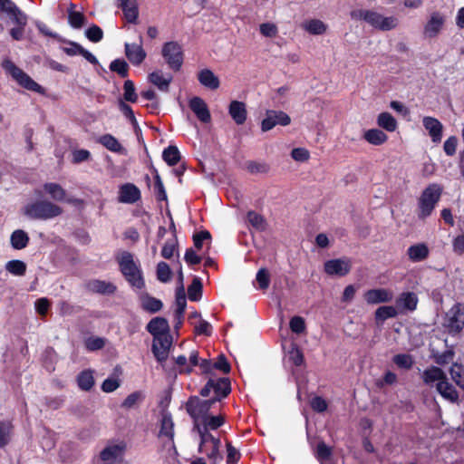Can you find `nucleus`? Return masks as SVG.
<instances>
[{"instance_id": "f257e3e1", "label": "nucleus", "mask_w": 464, "mask_h": 464, "mask_svg": "<svg viewBox=\"0 0 464 464\" xmlns=\"http://www.w3.org/2000/svg\"><path fill=\"white\" fill-rule=\"evenodd\" d=\"M120 270L127 282L137 289L144 287L145 283L140 265L134 260L130 252L121 251L116 256Z\"/></svg>"}, {"instance_id": "f03ea898", "label": "nucleus", "mask_w": 464, "mask_h": 464, "mask_svg": "<svg viewBox=\"0 0 464 464\" xmlns=\"http://www.w3.org/2000/svg\"><path fill=\"white\" fill-rule=\"evenodd\" d=\"M350 16L355 21H364L380 31H390L398 25V19L395 16H383L374 10L355 9L350 13Z\"/></svg>"}, {"instance_id": "7ed1b4c3", "label": "nucleus", "mask_w": 464, "mask_h": 464, "mask_svg": "<svg viewBox=\"0 0 464 464\" xmlns=\"http://www.w3.org/2000/svg\"><path fill=\"white\" fill-rule=\"evenodd\" d=\"M443 188L437 183L430 184L421 193L418 199V217L425 219L431 215L437 203L440 201Z\"/></svg>"}, {"instance_id": "20e7f679", "label": "nucleus", "mask_w": 464, "mask_h": 464, "mask_svg": "<svg viewBox=\"0 0 464 464\" xmlns=\"http://www.w3.org/2000/svg\"><path fill=\"white\" fill-rule=\"evenodd\" d=\"M194 430L198 431L200 438L198 452L205 454L212 464H217L222 459L219 453L220 440L215 438L206 428L194 425Z\"/></svg>"}, {"instance_id": "39448f33", "label": "nucleus", "mask_w": 464, "mask_h": 464, "mask_svg": "<svg viewBox=\"0 0 464 464\" xmlns=\"http://www.w3.org/2000/svg\"><path fill=\"white\" fill-rule=\"evenodd\" d=\"M62 212L59 206L46 200L33 202L24 208V214L33 219H50Z\"/></svg>"}, {"instance_id": "423d86ee", "label": "nucleus", "mask_w": 464, "mask_h": 464, "mask_svg": "<svg viewBox=\"0 0 464 464\" xmlns=\"http://www.w3.org/2000/svg\"><path fill=\"white\" fill-rule=\"evenodd\" d=\"M4 70L10 74L19 85L38 93H44V88L35 82L27 73L18 68L12 61L5 59L2 63Z\"/></svg>"}, {"instance_id": "0eeeda50", "label": "nucleus", "mask_w": 464, "mask_h": 464, "mask_svg": "<svg viewBox=\"0 0 464 464\" xmlns=\"http://www.w3.org/2000/svg\"><path fill=\"white\" fill-rule=\"evenodd\" d=\"M443 326L450 334H457L464 328V304H455L445 314Z\"/></svg>"}, {"instance_id": "6e6552de", "label": "nucleus", "mask_w": 464, "mask_h": 464, "mask_svg": "<svg viewBox=\"0 0 464 464\" xmlns=\"http://www.w3.org/2000/svg\"><path fill=\"white\" fill-rule=\"evenodd\" d=\"M214 403L215 400H200L197 396H192L188 400L186 410L188 415L193 419L194 425L199 423L208 415V411Z\"/></svg>"}, {"instance_id": "1a4fd4ad", "label": "nucleus", "mask_w": 464, "mask_h": 464, "mask_svg": "<svg viewBox=\"0 0 464 464\" xmlns=\"http://www.w3.org/2000/svg\"><path fill=\"white\" fill-rule=\"evenodd\" d=\"M161 53L171 70L175 72L180 70L183 63V52L178 43L168 42L164 44Z\"/></svg>"}, {"instance_id": "9d476101", "label": "nucleus", "mask_w": 464, "mask_h": 464, "mask_svg": "<svg viewBox=\"0 0 464 464\" xmlns=\"http://www.w3.org/2000/svg\"><path fill=\"white\" fill-rule=\"evenodd\" d=\"M291 122V118L282 111L267 110L266 116L261 122V130L266 132L276 125L287 126Z\"/></svg>"}, {"instance_id": "9b49d317", "label": "nucleus", "mask_w": 464, "mask_h": 464, "mask_svg": "<svg viewBox=\"0 0 464 464\" xmlns=\"http://www.w3.org/2000/svg\"><path fill=\"white\" fill-rule=\"evenodd\" d=\"M171 345L172 336L170 334H163L153 338L151 351L159 362H163L168 359Z\"/></svg>"}, {"instance_id": "f8f14e48", "label": "nucleus", "mask_w": 464, "mask_h": 464, "mask_svg": "<svg viewBox=\"0 0 464 464\" xmlns=\"http://www.w3.org/2000/svg\"><path fill=\"white\" fill-rule=\"evenodd\" d=\"M445 23L444 16L438 11L431 13L423 28L425 38L432 39L439 35Z\"/></svg>"}, {"instance_id": "ddd939ff", "label": "nucleus", "mask_w": 464, "mask_h": 464, "mask_svg": "<svg viewBox=\"0 0 464 464\" xmlns=\"http://www.w3.org/2000/svg\"><path fill=\"white\" fill-rule=\"evenodd\" d=\"M125 448L123 443L109 445L101 451L100 458L104 464H116L121 461Z\"/></svg>"}, {"instance_id": "4468645a", "label": "nucleus", "mask_w": 464, "mask_h": 464, "mask_svg": "<svg viewBox=\"0 0 464 464\" xmlns=\"http://www.w3.org/2000/svg\"><path fill=\"white\" fill-rule=\"evenodd\" d=\"M0 9L6 13L14 24L26 25V14L13 1L0 0Z\"/></svg>"}, {"instance_id": "2eb2a0df", "label": "nucleus", "mask_w": 464, "mask_h": 464, "mask_svg": "<svg viewBox=\"0 0 464 464\" xmlns=\"http://www.w3.org/2000/svg\"><path fill=\"white\" fill-rule=\"evenodd\" d=\"M188 107L196 115L198 120L203 123H208L211 121V114L206 102L198 96L192 97L188 101Z\"/></svg>"}, {"instance_id": "dca6fc26", "label": "nucleus", "mask_w": 464, "mask_h": 464, "mask_svg": "<svg viewBox=\"0 0 464 464\" xmlns=\"http://www.w3.org/2000/svg\"><path fill=\"white\" fill-rule=\"evenodd\" d=\"M351 270V262L346 258L331 259L324 263V271L329 276H343Z\"/></svg>"}, {"instance_id": "f3484780", "label": "nucleus", "mask_w": 464, "mask_h": 464, "mask_svg": "<svg viewBox=\"0 0 464 464\" xmlns=\"http://www.w3.org/2000/svg\"><path fill=\"white\" fill-rule=\"evenodd\" d=\"M125 55L133 65H140L146 58V52L142 47V40L140 38V44H128L125 45Z\"/></svg>"}, {"instance_id": "a211bd4d", "label": "nucleus", "mask_w": 464, "mask_h": 464, "mask_svg": "<svg viewBox=\"0 0 464 464\" xmlns=\"http://www.w3.org/2000/svg\"><path fill=\"white\" fill-rule=\"evenodd\" d=\"M422 124L428 131L432 142L440 143L443 132V125L441 122L434 117L425 116L422 120Z\"/></svg>"}, {"instance_id": "6ab92c4d", "label": "nucleus", "mask_w": 464, "mask_h": 464, "mask_svg": "<svg viewBox=\"0 0 464 464\" xmlns=\"http://www.w3.org/2000/svg\"><path fill=\"white\" fill-rule=\"evenodd\" d=\"M364 299L369 304L389 303L393 299V293L386 288H375L365 292Z\"/></svg>"}, {"instance_id": "aec40b11", "label": "nucleus", "mask_w": 464, "mask_h": 464, "mask_svg": "<svg viewBox=\"0 0 464 464\" xmlns=\"http://www.w3.org/2000/svg\"><path fill=\"white\" fill-rule=\"evenodd\" d=\"M140 198V189L131 183H126L120 188L119 201L121 203L133 204Z\"/></svg>"}, {"instance_id": "412c9836", "label": "nucleus", "mask_w": 464, "mask_h": 464, "mask_svg": "<svg viewBox=\"0 0 464 464\" xmlns=\"http://www.w3.org/2000/svg\"><path fill=\"white\" fill-rule=\"evenodd\" d=\"M147 331L153 338L169 334V324L167 319L163 317H155L151 319L146 327Z\"/></svg>"}, {"instance_id": "4be33fe9", "label": "nucleus", "mask_w": 464, "mask_h": 464, "mask_svg": "<svg viewBox=\"0 0 464 464\" xmlns=\"http://www.w3.org/2000/svg\"><path fill=\"white\" fill-rule=\"evenodd\" d=\"M447 378L445 372L438 366H430L423 371L421 379L428 386H433L434 383H440Z\"/></svg>"}, {"instance_id": "5701e85b", "label": "nucleus", "mask_w": 464, "mask_h": 464, "mask_svg": "<svg viewBox=\"0 0 464 464\" xmlns=\"http://www.w3.org/2000/svg\"><path fill=\"white\" fill-rule=\"evenodd\" d=\"M436 390L438 393L446 401H449L451 403H456L459 401V392L456 388L449 382L448 378L442 382H440V383H437Z\"/></svg>"}, {"instance_id": "b1692460", "label": "nucleus", "mask_w": 464, "mask_h": 464, "mask_svg": "<svg viewBox=\"0 0 464 464\" xmlns=\"http://www.w3.org/2000/svg\"><path fill=\"white\" fill-rule=\"evenodd\" d=\"M198 81L205 88L215 91L219 88V78L209 69H202L198 72Z\"/></svg>"}, {"instance_id": "393cba45", "label": "nucleus", "mask_w": 464, "mask_h": 464, "mask_svg": "<svg viewBox=\"0 0 464 464\" xmlns=\"http://www.w3.org/2000/svg\"><path fill=\"white\" fill-rule=\"evenodd\" d=\"M228 113L237 125H242L247 116L246 106L243 102L232 101L228 106Z\"/></svg>"}, {"instance_id": "a878e982", "label": "nucleus", "mask_w": 464, "mask_h": 464, "mask_svg": "<svg viewBox=\"0 0 464 464\" xmlns=\"http://www.w3.org/2000/svg\"><path fill=\"white\" fill-rule=\"evenodd\" d=\"M127 22L135 24L139 16L137 0H117Z\"/></svg>"}, {"instance_id": "bb28decb", "label": "nucleus", "mask_w": 464, "mask_h": 464, "mask_svg": "<svg viewBox=\"0 0 464 464\" xmlns=\"http://www.w3.org/2000/svg\"><path fill=\"white\" fill-rule=\"evenodd\" d=\"M172 75L164 74L161 71H155L149 74V81L161 92H169L172 82Z\"/></svg>"}, {"instance_id": "cd10ccee", "label": "nucleus", "mask_w": 464, "mask_h": 464, "mask_svg": "<svg viewBox=\"0 0 464 464\" xmlns=\"http://www.w3.org/2000/svg\"><path fill=\"white\" fill-rule=\"evenodd\" d=\"M429 254L430 249L425 243L412 245L407 250L409 259L414 263L425 260Z\"/></svg>"}, {"instance_id": "c85d7f7f", "label": "nucleus", "mask_w": 464, "mask_h": 464, "mask_svg": "<svg viewBox=\"0 0 464 464\" xmlns=\"http://www.w3.org/2000/svg\"><path fill=\"white\" fill-rule=\"evenodd\" d=\"M97 142L102 144L107 150L111 152H115L118 154H125V148L120 143V141L111 134H104L97 138Z\"/></svg>"}, {"instance_id": "c756f323", "label": "nucleus", "mask_w": 464, "mask_h": 464, "mask_svg": "<svg viewBox=\"0 0 464 464\" xmlns=\"http://www.w3.org/2000/svg\"><path fill=\"white\" fill-rule=\"evenodd\" d=\"M212 390L215 393V397L212 400H215L216 403L229 394L231 391L229 379L219 378L218 380H213Z\"/></svg>"}, {"instance_id": "7c9ffc66", "label": "nucleus", "mask_w": 464, "mask_h": 464, "mask_svg": "<svg viewBox=\"0 0 464 464\" xmlns=\"http://www.w3.org/2000/svg\"><path fill=\"white\" fill-rule=\"evenodd\" d=\"M89 289L100 295H111L116 292L117 286L109 281L92 280L89 283Z\"/></svg>"}, {"instance_id": "2f4dec72", "label": "nucleus", "mask_w": 464, "mask_h": 464, "mask_svg": "<svg viewBox=\"0 0 464 464\" xmlns=\"http://www.w3.org/2000/svg\"><path fill=\"white\" fill-rule=\"evenodd\" d=\"M159 437H165L169 440L173 441L174 438V423L170 413L164 412L160 420V430Z\"/></svg>"}, {"instance_id": "473e14b6", "label": "nucleus", "mask_w": 464, "mask_h": 464, "mask_svg": "<svg viewBox=\"0 0 464 464\" xmlns=\"http://www.w3.org/2000/svg\"><path fill=\"white\" fill-rule=\"evenodd\" d=\"M418 297L412 292H404L396 300V304L407 311H414L417 307Z\"/></svg>"}, {"instance_id": "72a5a7b5", "label": "nucleus", "mask_w": 464, "mask_h": 464, "mask_svg": "<svg viewBox=\"0 0 464 464\" xmlns=\"http://www.w3.org/2000/svg\"><path fill=\"white\" fill-rule=\"evenodd\" d=\"M363 139L372 145L379 146L387 141L388 136L379 129H370L364 131Z\"/></svg>"}, {"instance_id": "f704fd0d", "label": "nucleus", "mask_w": 464, "mask_h": 464, "mask_svg": "<svg viewBox=\"0 0 464 464\" xmlns=\"http://www.w3.org/2000/svg\"><path fill=\"white\" fill-rule=\"evenodd\" d=\"M302 28L311 34L320 35L326 32L327 25L319 19H310L302 24Z\"/></svg>"}, {"instance_id": "c9c22d12", "label": "nucleus", "mask_w": 464, "mask_h": 464, "mask_svg": "<svg viewBox=\"0 0 464 464\" xmlns=\"http://www.w3.org/2000/svg\"><path fill=\"white\" fill-rule=\"evenodd\" d=\"M398 315V311L394 306L384 305L380 306L374 313V319L377 324H382L389 318H394Z\"/></svg>"}, {"instance_id": "e433bc0d", "label": "nucleus", "mask_w": 464, "mask_h": 464, "mask_svg": "<svg viewBox=\"0 0 464 464\" xmlns=\"http://www.w3.org/2000/svg\"><path fill=\"white\" fill-rule=\"evenodd\" d=\"M225 423V417L221 414L217 416L208 415L196 426L206 428L208 430H215Z\"/></svg>"}, {"instance_id": "4c0bfd02", "label": "nucleus", "mask_w": 464, "mask_h": 464, "mask_svg": "<svg viewBox=\"0 0 464 464\" xmlns=\"http://www.w3.org/2000/svg\"><path fill=\"white\" fill-rule=\"evenodd\" d=\"M65 45L61 47L62 50L70 56L82 55L87 59V50L75 42L60 39Z\"/></svg>"}, {"instance_id": "58836bf2", "label": "nucleus", "mask_w": 464, "mask_h": 464, "mask_svg": "<svg viewBox=\"0 0 464 464\" xmlns=\"http://www.w3.org/2000/svg\"><path fill=\"white\" fill-rule=\"evenodd\" d=\"M85 18L82 11L77 10L73 4H71L68 9V22L73 28H81L84 24Z\"/></svg>"}, {"instance_id": "ea45409f", "label": "nucleus", "mask_w": 464, "mask_h": 464, "mask_svg": "<svg viewBox=\"0 0 464 464\" xmlns=\"http://www.w3.org/2000/svg\"><path fill=\"white\" fill-rule=\"evenodd\" d=\"M11 245L14 249H23L26 247L29 242V237L26 232L22 229L14 230L10 237Z\"/></svg>"}, {"instance_id": "a19ab883", "label": "nucleus", "mask_w": 464, "mask_h": 464, "mask_svg": "<svg viewBox=\"0 0 464 464\" xmlns=\"http://www.w3.org/2000/svg\"><path fill=\"white\" fill-rule=\"evenodd\" d=\"M377 124L379 127L390 132H392L397 129V121L389 112L380 113L377 117Z\"/></svg>"}, {"instance_id": "79ce46f5", "label": "nucleus", "mask_w": 464, "mask_h": 464, "mask_svg": "<svg viewBox=\"0 0 464 464\" xmlns=\"http://www.w3.org/2000/svg\"><path fill=\"white\" fill-rule=\"evenodd\" d=\"M141 306L145 311L157 313L162 308L163 304L160 299L146 295L141 297Z\"/></svg>"}, {"instance_id": "37998d69", "label": "nucleus", "mask_w": 464, "mask_h": 464, "mask_svg": "<svg viewBox=\"0 0 464 464\" xmlns=\"http://www.w3.org/2000/svg\"><path fill=\"white\" fill-rule=\"evenodd\" d=\"M450 374L456 385L464 390V367L454 362L450 369Z\"/></svg>"}, {"instance_id": "c03bdc74", "label": "nucleus", "mask_w": 464, "mask_h": 464, "mask_svg": "<svg viewBox=\"0 0 464 464\" xmlns=\"http://www.w3.org/2000/svg\"><path fill=\"white\" fill-rule=\"evenodd\" d=\"M164 161L169 166H175L180 160V153L176 146H169L162 152Z\"/></svg>"}, {"instance_id": "a18cd8bd", "label": "nucleus", "mask_w": 464, "mask_h": 464, "mask_svg": "<svg viewBox=\"0 0 464 464\" xmlns=\"http://www.w3.org/2000/svg\"><path fill=\"white\" fill-rule=\"evenodd\" d=\"M5 269L14 276H22L26 272V264L17 259L11 260L5 264Z\"/></svg>"}, {"instance_id": "49530a36", "label": "nucleus", "mask_w": 464, "mask_h": 464, "mask_svg": "<svg viewBox=\"0 0 464 464\" xmlns=\"http://www.w3.org/2000/svg\"><path fill=\"white\" fill-rule=\"evenodd\" d=\"M176 311L175 314H177L179 317L184 316L186 305H187V299L186 295L184 291L183 285H181L179 288L176 291Z\"/></svg>"}, {"instance_id": "de8ad7c7", "label": "nucleus", "mask_w": 464, "mask_h": 464, "mask_svg": "<svg viewBox=\"0 0 464 464\" xmlns=\"http://www.w3.org/2000/svg\"><path fill=\"white\" fill-rule=\"evenodd\" d=\"M247 222L256 230L262 231L266 228L265 218L256 211H249L246 216Z\"/></svg>"}, {"instance_id": "09e8293b", "label": "nucleus", "mask_w": 464, "mask_h": 464, "mask_svg": "<svg viewBox=\"0 0 464 464\" xmlns=\"http://www.w3.org/2000/svg\"><path fill=\"white\" fill-rule=\"evenodd\" d=\"M44 190L55 200H63L65 197V190L56 183H46Z\"/></svg>"}, {"instance_id": "8fccbe9b", "label": "nucleus", "mask_w": 464, "mask_h": 464, "mask_svg": "<svg viewBox=\"0 0 464 464\" xmlns=\"http://www.w3.org/2000/svg\"><path fill=\"white\" fill-rule=\"evenodd\" d=\"M202 295V284L198 278H194L188 288V295L190 301H198Z\"/></svg>"}, {"instance_id": "3c124183", "label": "nucleus", "mask_w": 464, "mask_h": 464, "mask_svg": "<svg viewBox=\"0 0 464 464\" xmlns=\"http://www.w3.org/2000/svg\"><path fill=\"white\" fill-rule=\"evenodd\" d=\"M154 193L158 200L167 199V193L157 169H154Z\"/></svg>"}, {"instance_id": "603ef678", "label": "nucleus", "mask_w": 464, "mask_h": 464, "mask_svg": "<svg viewBox=\"0 0 464 464\" xmlns=\"http://www.w3.org/2000/svg\"><path fill=\"white\" fill-rule=\"evenodd\" d=\"M393 362L400 368L409 370L414 364V359L411 354L400 353L393 357Z\"/></svg>"}, {"instance_id": "864d4df0", "label": "nucleus", "mask_w": 464, "mask_h": 464, "mask_svg": "<svg viewBox=\"0 0 464 464\" xmlns=\"http://www.w3.org/2000/svg\"><path fill=\"white\" fill-rule=\"evenodd\" d=\"M110 69L121 77L125 78L128 76L129 64L123 59H115L111 63Z\"/></svg>"}, {"instance_id": "5fc2aeb1", "label": "nucleus", "mask_w": 464, "mask_h": 464, "mask_svg": "<svg viewBox=\"0 0 464 464\" xmlns=\"http://www.w3.org/2000/svg\"><path fill=\"white\" fill-rule=\"evenodd\" d=\"M171 270L169 266L165 262H160L157 266V279L162 283H167L170 280Z\"/></svg>"}, {"instance_id": "6e6d98bb", "label": "nucleus", "mask_w": 464, "mask_h": 464, "mask_svg": "<svg viewBox=\"0 0 464 464\" xmlns=\"http://www.w3.org/2000/svg\"><path fill=\"white\" fill-rule=\"evenodd\" d=\"M123 90H124L123 96H124L125 101L130 102H137L138 95L135 92L134 82L131 80H126L124 82Z\"/></svg>"}, {"instance_id": "4d7b16f0", "label": "nucleus", "mask_w": 464, "mask_h": 464, "mask_svg": "<svg viewBox=\"0 0 464 464\" xmlns=\"http://www.w3.org/2000/svg\"><path fill=\"white\" fill-rule=\"evenodd\" d=\"M12 426L9 422H0V448L8 444L11 437Z\"/></svg>"}, {"instance_id": "13d9d810", "label": "nucleus", "mask_w": 464, "mask_h": 464, "mask_svg": "<svg viewBox=\"0 0 464 464\" xmlns=\"http://www.w3.org/2000/svg\"><path fill=\"white\" fill-rule=\"evenodd\" d=\"M143 400V394L141 392H134L129 394L123 401L121 406L125 409H131L135 407Z\"/></svg>"}, {"instance_id": "bf43d9fd", "label": "nucleus", "mask_w": 464, "mask_h": 464, "mask_svg": "<svg viewBox=\"0 0 464 464\" xmlns=\"http://www.w3.org/2000/svg\"><path fill=\"white\" fill-rule=\"evenodd\" d=\"M332 448L327 446L324 442L321 441L316 447V458L319 461H324L332 456Z\"/></svg>"}, {"instance_id": "052dcab7", "label": "nucleus", "mask_w": 464, "mask_h": 464, "mask_svg": "<svg viewBox=\"0 0 464 464\" xmlns=\"http://www.w3.org/2000/svg\"><path fill=\"white\" fill-rule=\"evenodd\" d=\"M256 280L258 283L260 289H267L270 284V275L267 269L260 268L256 273Z\"/></svg>"}, {"instance_id": "680f3d73", "label": "nucleus", "mask_w": 464, "mask_h": 464, "mask_svg": "<svg viewBox=\"0 0 464 464\" xmlns=\"http://www.w3.org/2000/svg\"><path fill=\"white\" fill-rule=\"evenodd\" d=\"M119 109L122 112V114L130 121L132 126L136 128L138 126V122L131 107L124 102L120 101Z\"/></svg>"}, {"instance_id": "e2e57ef3", "label": "nucleus", "mask_w": 464, "mask_h": 464, "mask_svg": "<svg viewBox=\"0 0 464 464\" xmlns=\"http://www.w3.org/2000/svg\"><path fill=\"white\" fill-rule=\"evenodd\" d=\"M289 326L293 333L302 334L305 330V322L303 317L295 315L291 318Z\"/></svg>"}, {"instance_id": "0e129e2a", "label": "nucleus", "mask_w": 464, "mask_h": 464, "mask_svg": "<svg viewBox=\"0 0 464 464\" xmlns=\"http://www.w3.org/2000/svg\"><path fill=\"white\" fill-rule=\"evenodd\" d=\"M458 146V139L456 136H450L449 137L443 145L444 152L447 156H453L456 153Z\"/></svg>"}, {"instance_id": "69168bd1", "label": "nucleus", "mask_w": 464, "mask_h": 464, "mask_svg": "<svg viewBox=\"0 0 464 464\" xmlns=\"http://www.w3.org/2000/svg\"><path fill=\"white\" fill-rule=\"evenodd\" d=\"M103 38V31L97 24H89V41L99 43Z\"/></svg>"}, {"instance_id": "338daca9", "label": "nucleus", "mask_w": 464, "mask_h": 464, "mask_svg": "<svg viewBox=\"0 0 464 464\" xmlns=\"http://www.w3.org/2000/svg\"><path fill=\"white\" fill-rule=\"evenodd\" d=\"M246 169L252 173H266L268 171V166L264 162L248 161L246 162Z\"/></svg>"}, {"instance_id": "774afa93", "label": "nucleus", "mask_w": 464, "mask_h": 464, "mask_svg": "<svg viewBox=\"0 0 464 464\" xmlns=\"http://www.w3.org/2000/svg\"><path fill=\"white\" fill-rule=\"evenodd\" d=\"M120 385L121 382L119 379L110 377L103 381L102 384V392L109 393L116 391Z\"/></svg>"}]
</instances>
